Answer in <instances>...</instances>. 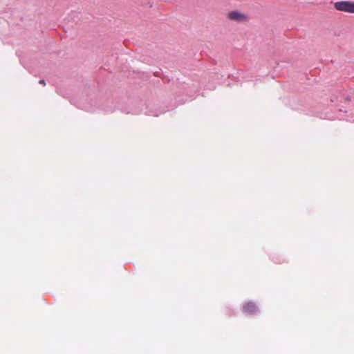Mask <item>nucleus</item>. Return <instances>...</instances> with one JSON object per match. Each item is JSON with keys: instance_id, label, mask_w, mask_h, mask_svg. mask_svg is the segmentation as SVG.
Here are the masks:
<instances>
[{"instance_id": "nucleus-2", "label": "nucleus", "mask_w": 354, "mask_h": 354, "mask_svg": "<svg viewBox=\"0 0 354 354\" xmlns=\"http://www.w3.org/2000/svg\"><path fill=\"white\" fill-rule=\"evenodd\" d=\"M227 17L232 21H245L247 20L248 17L243 13H241L239 11H232L228 13Z\"/></svg>"}, {"instance_id": "nucleus-1", "label": "nucleus", "mask_w": 354, "mask_h": 354, "mask_svg": "<svg viewBox=\"0 0 354 354\" xmlns=\"http://www.w3.org/2000/svg\"><path fill=\"white\" fill-rule=\"evenodd\" d=\"M334 6L338 10L354 13V1H336Z\"/></svg>"}, {"instance_id": "nucleus-3", "label": "nucleus", "mask_w": 354, "mask_h": 354, "mask_svg": "<svg viewBox=\"0 0 354 354\" xmlns=\"http://www.w3.org/2000/svg\"><path fill=\"white\" fill-rule=\"evenodd\" d=\"M258 308L253 302H248L243 306V312L247 314L253 315L255 314Z\"/></svg>"}, {"instance_id": "nucleus-4", "label": "nucleus", "mask_w": 354, "mask_h": 354, "mask_svg": "<svg viewBox=\"0 0 354 354\" xmlns=\"http://www.w3.org/2000/svg\"><path fill=\"white\" fill-rule=\"evenodd\" d=\"M39 84H42L44 86L46 85V82H45L44 80H39Z\"/></svg>"}]
</instances>
